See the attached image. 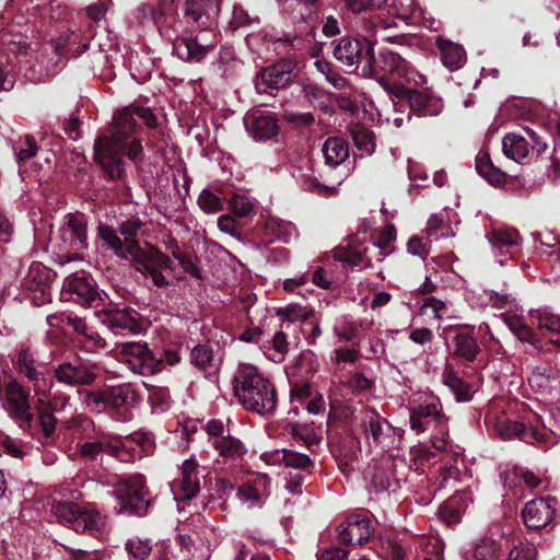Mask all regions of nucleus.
Listing matches in <instances>:
<instances>
[{
    "mask_svg": "<svg viewBox=\"0 0 560 560\" xmlns=\"http://www.w3.org/2000/svg\"><path fill=\"white\" fill-rule=\"evenodd\" d=\"M138 120L150 128L156 126V117L150 108L127 106L114 115L108 135L95 140V159L112 178L120 177L124 172L120 155L136 160L142 154V144L137 136Z\"/></svg>",
    "mask_w": 560,
    "mask_h": 560,
    "instance_id": "nucleus-1",
    "label": "nucleus"
},
{
    "mask_svg": "<svg viewBox=\"0 0 560 560\" xmlns=\"http://www.w3.org/2000/svg\"><path fill=\"white\" fill-rule=\"evenodd\" d=\"M101 238L120 258L131 257L137 271L150 279L158 288H165L172 284L170 276L180 279L182 276L175 271L174 261L158 248L145 244L141 247L138 243H128L124 246L116 232L105 225L98 229Z\"/></svg>",
    "mask_w": 560,
    "mask_h": 560,
    "instance_id": "nucleus-2",
    "label": "nucleus"
},
{
    "mask_svg": "<svg viewBox=\"0 0 560 560\" xmlns=\"http://www.w3.org/2000/svg\"><path fill=\"white\" fill-rule=\"evenodd\" d=\"M175 10L174 1L159 0L156 4L147 3L140 7L142 15L150 18L160 34L173 42L174 55L184 61L199 62L213 48V44H201L197 38L180 37Z\"/></svg>",
    "mask_w": 560,
    "mask_h": 560,
    "instance_id": "nucleus-3",
    "label": "nucleus"
},
{
    "mask_svg": "<svg viewBox=\"0 0 560 560\" xmlns=\"http://www.w3.org/2000/svg\"><path fill=\"white\" fill-rule=\"evenodd\" d=\"M232 385L234 397L245 409L259 415H270L275 411V387L256 366L248 363L238 364Z\"/></svg>",
    "mask_w": 560,
    "mask_h": 560,
    "instance_id": "nucleus-4",
    "label": "nucleus"
},
{
    "mask_svg": "<svg viewBox=\"0 0 560 560\" xmlns=\"http://www.w3.org/2000/svg\"><path fill=\"white\" fill-rule=\"evenodd\" d=\"M373 60V73L380 83V78H384L389 84L413 83L415 85H423L427 80L424 75L419 73L410 61L402 58L398 52L382 49L377 58Z\"/></svg>",
    "mask_w": 560,
    "mask_h": 560,
    "instance_id": "nucleus-5",
    "label": "nucleus"
},
{
    "mask_svg": "<svg viewBox=\"0 0 560 560\" xmlns=\"http://www.w3.org/2000/svg\"><path fill=\"white\" fill-rule=\"evenodd\" d=\"M410 429L417 434L447 424L448 418L440 399L432 394L420 393L409 400Z\"/></svg>",
    "mask_w": 560,
    "mask_h": 560,
    "instance_id": "nucleus-6",
    "label": "nucleus"
},
{
    "mask_svg": "<svg viewBox=\"0 0 560 560\" xmlns=\"http://www.w3.org/2000/svg\"><path fill=\"white\" fill-rule=\"evenodd\" d=\"M50 514L57 522L65 524L78 533L96 535L104 526L102 515L89 508L73 502H56L51 504Z\"/></svg>",
    "mask_w": 560,
    "mask_h": 560,
    "instance_id": "nucleus-7",
    "label": "nucleus"
},
{
    "mask_svg": "<svg viewBox=\"0 0 560 560\" xmlns=\"http://www.w3.org/2000/svg\"><path fill=\"white\" fill-rule=\"evenodd\" d=\"M386 246H377L374 242L366 243L365 236L351 235L348 237L347 245L334 248L332 256L336 260L352 267L368 268L388 256Z\"/></svg>",
    "mask_w": 560,
    "mask_h": 560,
    "instance_id": "nucleus-8",
    "label": "nucleus"
},
{
    "mask_svg": "<svg viewBox=\"0 0 560 560\" xmlns=\"http://www.w3.org/2000/svg\"><path fill=\"white\" fill-rule=\"evenodd\" d=\"M138 401L139 394L131 383L107 385L86 392L83 397L84 405L90 409L104 407L124 412L135 407Z\"/></svg>",
    "mask_w": 560,
    "mask_h": 560,
    "instance_id": "nucleus-9",
    "label": "nucleus"
},
{
    "mask_svg": "<svg viewBox=\"0 0 560 560\" xmlns=\"http://www.w3.org/2000/svg\"><path fill=\"white\" fill-rule=\"evenodd\" d=\"M77 447L80 455L90 460L96 459L102 453H107L124 463L133 462L141 457L138 439L131 436L85 441L78 443Z\"/></svg>",
    "mask_w": 560,
    "mask_h": 560,
    "instance_id": "nucleus-10",
    "label": "nucleus"
},
{
    "mask_svg": "<svg viewBox=\"0 0 560 560\" xmlns=\"http://www.w3.org/2000/svg\"><path fill=\"white\" fill-rule=\"evenodd\" d=\"M113 495L118 503L115 506L118 513L141 514L149 506L148 489L142 475L120 479L114 485Z\"/></svg>",
    "mask_w": 560,
    "mask_h": 560,
    "instance_id": "nucleus-11",
    "label": "nucleus"
},
{
    "mask_svg": "<svg viewBox=\"0 0 560 560\" xmlns=\"http://www.w3.org/2000/svg\"><path fill=\"white\" fill-rule=\"evenodd\" d=\"M30 398V392L15 380H11L0 388L3 409L23 431L31 429L34 421Z\"/></svg>",
    "mask_w": 560,
    "mask_h": 560,
    "instance_id": "nucleus-12",
    "label": "nucleus"
},
{
    "mask_svg": "<svg viewBox=\"0 0 560 560\" xmlns=\"http://www.w3.org/2000/svg\"><path fill=\"white\" fill-rule=\"evenodd\" d=\"M494 431L502 440L518 439L526 443L549 447L556 444V434L542 425H527L508 418H499Z\"/></svg>",
    "mask_w": 560,
    "mask_h": 560,
    "instance_id": "nucleus-13",
    "label": "nucleus"
},
{
    "mask_svg": "<svg viewBox=\"0 0 560 560\" xmlns=\"http://www.w3.org/2000/svg\"><path fill=\"white\" fill-rule=\"evenodd\" d=\"M65 40L57 39L44 46L34 57L25 75L32 82H42L60 71L63 66Z\"/></svg>",
    "mask_w": 560,
    "mask_h": 560,
    "instance_id": "nucleus-14",
    "label": "nucleus"
},
{
    "mask_svg": "<svg viewBox=\"0 0 560 560\" xmlns=\"http://www.w3.org/2000/svg\"><path fill=\"white\" fill-rule=\"evenodd\" d=\"M380 85L390 95L397 98H406L410 108L418 116H436L443 109L442 100L424 92L405 88L401 84H389L384 78H380Z\"/></svg>",
    "mask_w": 560,
    "mask_h": 560,
    "instance_id": "nucleus-15",
    "label": "nucleus"
},
{
    "mask_svg": "<svg viewBox=\"0 0 560 560\" xmlns=\"http://www.w3.org/2000/svg\"><path fill=\"white\" fill-rule=\"evenodd\" d=\"M334 57L343 66L357 67L364 61L362 67V75L370 77L373 74L372 58L373 47L369 42L358 38L343 37L334 47Z\"/></svg>",
    "mask_w": 560,
    "mask_h": 560,
    "instance_id": "nucleus-16",
    "label": "nucleus"
},
{
    "mask_svg": "<svg viewBox=\"0 0 560 560\" xmlns=\"http://www.w3.org/2000/svg\"><path fill=\"white\" fill-rule=\"evenodd\" d=\"M119 355L120 360L135 374L149 376L160 372L163 368V361L152 353L147 343H122Z\"/></svg>",
    "mask_w": 560,
    "mask_h": 560,
    "instance_id": "nucleus-17",
    "label": "nucleus"
},
{
    "mask_svg": "<svg viewBox=\"0 0 560 560\" xmlns=\"http://www.w3.org/2000/svg\"><path fill=\"white\" fill-rule=\"evenodd\" d=\"M270 494V478L267 474L250 472L238 485L236 497L248 509L261 508Z\"/></svg>",
    "mask_w": 560,
    "mask_h": 560,
    "instance_id": "nucleus-18",
    "label": "nucleus"
},
{
    "mask_svg": "<svg viewBox=\"0 0 560 560\" xmlns=\"http://www.w3.org/2000/svg\"><path fill=\"white\" fill-rule=\"evenodd\" d=\"M362 427L365 436L384 451L390 453V456H397L393 452L396 442V430L374 410L365 411L362 418Z\"/></svg>",
    "mask_w": 560,
    "mask_h": 560,
    "instance_id": "nucleus-19",
    "label": "nucleus"
},
{
    "mask_svg": "<svg viewBox=\"0 0 560 560\" xmlns=\"http://www.w3.org/2000/svg\"><path fill=\"white\" fill-rule=\"evenodd\" d=\"M98 375V365L88 361L65 362L55 370L58 382L71 386L92 385Z\"/></svg>",
    "mask_w": 560,
    "mask_h": 560,
    "instance_id": "nucleus-20",
    "label": "nucleus"
},
{
    "mask_svg": "<svg viewBox=\"0 0 560 560\" xmlns=\"http://www.w3.org/2000/svg\"><path fill=\"white\" fill-rule=\"evenodd\" d=\"M198 463L194 457L186 459L180 467L179 478L171 483L175 501H187L195 498L200 491Z\"/></svg>",
    "mask_w": 560,
    "mask_h": 560,
    "instance_id": "nucleus-21",
    "label": "nucleus"
},
{
    "mask_svg": "<svg viewBox=\"0 0 560 560\" xmlns=\"http://www.w3.org/2000/svg\"><path fill=\"white\" fill-rule=\"evenodd\" d=\"M557 509L555 498H536L527 502L522 511L524 524L532 529L544 528L553 521Z\"/></svg>",
    "mask_w": 560,
    "mask_h": 560,
    "instance_id": "nucleus-22",
    "label": "nucleus"
},
{
    "mask_svg": "<svg viewBox=\"0 0 560 560\" xmlns=\"http://www.w3.org/2000/svg\"><path fill=\"white\" fill-rule=\"evenodd\" d=\"M244 125L248 135L256 141L269 140L279 131L275 114L260 108L249 110L244 117Z\"/></svg>",
    "mask_w": 560,
    "mask_h": 560,
    "instance_id": "nucleus-23",
    "label": "nucleus"
},
{
    "mask_svg": "<svg viewBox=\"0 0 560 560\" xmlns=\"http://www.w3.org/2000/svg\"><path fill=\"white\" fill-rule=\"evenodd\" d=\"M101 322L115 335L139 334L142 325L139 314L130 308H110L103 311Z\"/></svg>",
    "mask_w": 560,
    "mask_h": 560,
    "instance_id": "nucleus-24",
    "label": "nucleus"
},
{
    "mask_svg": "<svg viewBox=\"0 0 560 560\" xmlns=\"http://www.w3.org/2000/svg\"><path fill=\"white\" fill-rule=\"evenodd\" d=\"M292 65L289 61L279 62L265 68L256 75L254 83L258 93H270L287 86L291 81Z\"/></svg>",
    "mask_w": 560,
    "mask_h": 560,
    "instance_id": "nucleus-25",
    "label": "nucleus"
},
{
    "mask_svg": "<svg viewBox=\"0 0 560 560\" xmlns=\"http://www.w3.org/2000/svg\"><path fill=\"white\" fill-rule=\"evenodd\" d=\"M60 236L71 249L88 248V219L82 213H68L60 229Z\"/></svg>",
    "mask_w": 560,
    "mask_h": 560,
    "instance_id": "nucleus-26",
    "label": "nucleus"
},
{
    "mask_svg": "<svg viewBox=\"0 0 560 560\" xmlns=\"http://www.w3.org/2000/svg\"><path fill=\"white\" fill-rule=\"evenodd\" d=\"M220 12L219 0H187L185 18L199 23L205 28L217 25Z\"/></svg>",
    "mask_w": 560,
    "mask_h": 560,
    "instance_id": "nucleus-27",
    "label": "nucleus"
},
{
    "mask_svg": "<svg viewBox=\"0 0 560 560\" xmlns=\"http://www.w3.org/2000/svg\"><path fill=\"white\" fill-rule=\"evenodd\" d=\"M373 532L370 520L363 515L351 516L340 526L339 540L343 544L361 546L369 540Z\"/></svg>",
    "mask_w": 560,
    "mask_h": 560,
    "instance_id": "nucleus-28",
    "label": "nucleus"
},
{
    "mask_svg": "<svg viewBox=\"0 0 560 560\" xmlns=\"http://www.w3.org/2000/svg\"><path fill=\"white\" fill-rule=\"evenodd\" d=\"M260 459L269 466H284L296 469H306L312 465V460L306 454L288 448L264 452Z\"/></svg>",
    "mask_w": 560,
    "mask_h": 560,
    "instance_id": "nucleus-29",
    "label": "nucleus"
},
{
    "mask_svg": "<svg viewBox=\"0 0 560 560\" xmlns=\"http://www.w3.org/2000/svg\"><path fill=\"white\" fill-rule=\"evenodd\" d=\"M65 285L83 303H91L98 295L94 279L85 271H79L69 276L65 281Z\"/></svg>",
    "mask_w": 560,
    "mask_h": 560,
    "instance_id": "nucleus-30",
    "label": "nucleus"
},
{
    "mask_svg": "<svg viewBox=\"0 0 560 560\" xmlns=\"http://www.w3.org/2000/svg\"><path fill=\"white\" fill-rule=\"evenodd\" d=\"M296 39L298 38L291 34H273L265 31L252 33L246 36L248 47L257 54L268 51L271 45L291 46Z\"/></svg>",
    "mask_w": 560,
    "mask_h": 560,
    "instance_id": "nucleus-31",
    "label": "nucleus"
},
{
    "mask_svg": "<svg viewBox=\"0 0 560 560\" xmlns=\"http://www.w3.org/2000/svg\"><path fill=\"white\" fill-rule=\"evenodd\" d=\"M436 45L441 51V59L443 65L451 71L459 69L466 60L464 48L451 40L439 37Z\"/></svg>",
    "mask_w": 560,
    "mask_h": 560,
    "instance_id": "nucleus-32",
    "label": "nucleus"
},
{
    "mask_svg": "<svg viewBox=\"0 0 560 560\" xmlns=\"http://www.w3.org/2000/svg\"><path fill=\"white\" fill-rule=\"evenodd\" d=\"M488 240L498 254H504L520 245L521 235L514 229L500 228L494 229Z\"/></svg>",
    "mask_w": 560,
    "mask_h": 560,
    "instance_id": "nucleus-33",
    "label": "nucleus"
},
{
    "mask_svg": "<svg viewBox=\"0 0 560 560\" xmlns=\"http://www.w3.org/2000/svg\"><path fill=\"white\" fill-rule=\"evenodd\" d=\"M476 170L492 185L499 186L505 182V174L493 165L489 152L485 149L480 150L476 156Z\"/></svg>",
    "mask_w": 560,
    "mask_h": 560,
    "instance_id": "nucleus-34",
    "label": "nucleus"
},
{
    "mask_svg": "<svg viewBox=\"0 0 560 560\" xmlns=\"http://www.w3.org/2000/svg\"><path fill=\"white\" fill-rule=\"evenodd\" d=\"M325 162L329 166L340 165L349 155L347 143L340 138H329L323 144Z\"/></svg>",
    "mask_w": 560,
    "mask_h": 560,
    "instance_id": "nucleus-35",
    "label": "nucleus"
},
{
    "mask_svg": "<svg viewBox=\"0 0 560 560\" xmlns=\"http://www.w3.org/2000/svg\"><path fill=\"white\" fill-rule=\"evenodd\" d=\"M442 381L454 394L457 401H469L472 397L471 385L463 381L455 371L446 369L442 375Z\"/></svg>",
    "mask_w": 560,
    "mask_h": 560,
    "instance_id": "nucleus-36",
    "label": "nucleus"
},
{
    "mask_svg": "<svg viewBox=\"0 0 560 560\" xmlns=\"http://www.w3.org/2000/svg\"><path fill=\"white\" fill-rule=\"evenodd\" d=\"M502 150L506 158L521 162L528 155L527 140L515 133L506 135L502 140Z\"/></svg>",
    "mask_w": 560,
    "mask_h": 560,
    "instance_id": "nucleus-37",
    "label": "nucleus"
},
{
    "mask_svg": "<svg viewBox=\"0 0 560 560\" xmlns=\"http://www.w3.org/2000/svg\"><path fill=\"white\" fill-rule=\"evenodd\" d=\"M453 343L454 353L468 362H474L480 352L477 340L466 332L457 334L453 339Z\"/></svg>",
    "mask_w": 560,
    "mask_h": 560,
    "instance_id": "nucleus-38",
    "label": "nucleus"
},
{
    "mask_svg": "<svg viewBox=\"0 0 560 560\" xmlns=\"http://www.w3.org/2000/svg\"><path fill=\"white\" fill-rule=\"evenodd\" d=\"M350 135L354 147L362 155H371L376 148L375 135L361 125H353L350 128Z\"/></svg>",
    "mask_w": 560,
    "mask_h": 560,
    "instance_id": "nucleus-39",
    "label": "nucleus"
},
{
    "mask_svg": "<svg viewBox=\"0 0 560 560\" xmlns=\"http://www.w3.org/2000/svg\"><path fill=\"white\" fill-rule=\"evenodd\" d=\"M530 319L539 329H545L552 334H560V315L553 313L548 307L530 310Z\"/></svg>",
    "mask_w": 560,
    "mask_h": 560,
    "instance_id": "nucleus-40",
    "label": "nucleus"
},
{
    "mask_svg": "<svg viewBox=\"0 0 560 560\" xmlns=\"http://www.w3.org/2000/svg\"><path fill=\"white\" fill-rule=\"evenodd\" d=\"M212 447L218 452L220 457L229 460L241 459L247 453V448L244 443L231 434L222 439L218 445H213Z\"/></svg>",
    "mask_w": 560,
    "mask_h": 560,
    "instance_id": "nucleus-41",
    "label": "nucleus"
},
{
    "mask_svg": "<svg viewBox=\"0 0 560 560\" xmlns=\"http://www.w3.org/2000/svg\"><path fill=\"white\" fill-rule=\"evenodd\" d=\"M501 548V539L485 537L475 545L472 557L476 560H498Z\"/></svg>",
    "mask_w": 560,
    "mask_h": 560,
    "instance_id": "nucleus-42",
    "label": "nucleus"
},
{
    "mask_svg": "<svg viewBox=\"0 0 560 560\" xmlns=\"http://www.w3.org/2000/svg\"><path fill=\"white\" fill-rule=\"evenodd\" d=\"M502 319L520 341L529 343L533 342L534 332L532 328L525 323L522 316L508 313L502 314Z\"/></svg>",
    "mask_w": 560,
    "mask_h": 560,
    "instance_id": "nucleus-43",
    "label": "nucleus"
},
{
    "mask_svg": "<svg viewBox=\"0 0 560 560\" xmlns=\"http://www.w3.org/2000/svg\"><path fill=\"white\" fill-rule=\"evenodd\" d=\"M265 355L273 362H281L288 351L287 337L282 331L273 335L272 339L262 347Z\"/></svg>",
    "mask_w": 560,
    "mask_h": 560,
    "instance_id": "nucleus-44",
    "label": "nucleus"
},
{
    "mask_svg": "<svg viewBox=\"0 0 560 560\" xmlns=\"http://www.w3.org/2000/svg\"><path fill=\"white\" fill-rule=\"evenodd\" d=\"M341 184L338 182L337 185L322 184L317 177L312 174H303L301 176V186L304 190L315 194L320 197H330L337 192V187Z\"/></svg>",
    "mask_w": 560,
    "mask_h": 560,
    "instance_id": "nucleus-45",
    "label": "nucleus"
},
{
    "mask_svg": "<svg viewBox=\"0 0 560 560\" xmlns=\"http://www.w3.org/2000/svg\"><path fill=\"white\" fill-rule=\"evenodd\" d=\"M267 228L272 232L275 237L283 243H291L298 237V230L295 225L289 221L280 219H271Z\"/></svg>",
    "mask_w": 560,
    "mask_h": 560,
    "instance_id": "nucleus-46",
    "label": "nucleus"
},
{
    "mask_svg": "<svg viewBox=\"0 0 560 560\" xmlns=\"http://www.w3.org/2000/svg\"><path fill=\"white\" fill-rule=\"evenodd\" d=\"M198 206L208 214L218 213L224 208V201L209 189H203L198 197Z\"/></svg>",
    "mask_w": 560,
    "mask_h": 560,
    "instance_id": "nucleus-47",
    "label": "nucleus"
},
{
    "mask_svg": "<svg viewBox=\"0 0 560 560\" xmlns=\"http://www.w3.org/2000/svg\"><path fill=\"white\" fill-rule=\"evenodd\" d=\"M190 359H191L192 364H195L200 370L208 371L214 366L213 351L208 346H202V345L196 346L191 350Z\"/></svg>",
    "mask_w": 560,
    "mask_h": 560,
    "instance_id": "nucleus-48",
    "label": "nucleus"
},
{
    "mask_svg": "<svg viewBox=\"0 0 560 560\" xmlns=\"http://www.w3.org/2000/svg\"><path fill=\"white\" fill-rule=\"evenodd\" d=\"M126 549L133 560H144L151 553L152 544L149 539L135 537L126 542Z\"/></svg>",
    "mask_w": 560,
    "mask_h": 560,
    "instance_id": "nucleus-49",
    "label": "nucleus"
},
{
    "mask_svg": "<svg viewBox=\"0 0 560 560\" xmlns=\"http://www.w3.org/2000/svg\"><path fill=\"white\" fill-rule=\"evenodd\" d=\"M423 314H432L439 320L453 317L450 306L440 300L429 298L422 305Z\"/></svg>",
    "mask_w": 560,
    "mask_h": 560,
    "instance_id": "nucleus-50",
    "label": "nucleus"
},
{
    "mask_svg": "<svg viewBox=\"0 0 560 560\" xmlns=\"http://www.w3.org/2000/svg\"><path fill=\"white\" fill-rule=\"evenodd\" d=\"M290 433L308 446L317 444L320 440L314 428L307 424H291Z\"/></svg>",
    "mask_w": 560,
    "mask_h": 560,
    "instance_id": "nucleus-51",
    "label": "nucleus"
},
{
    "mask_svg": "<svg viewBox=\"0 0 560 560\" xmlns=\"http://www.w3.org/2000/svg\"><path fill=\"white\" fill-rule=\"evenodd\" d=\"M537 550L533 544L520 542L510 549L506 558L503 560H536Z\"/></svg>",
    "mask_w": 560,
    "mask_h": 560,
    "instance_id": "nucleus-52",
    "label": "nucleus"
},
{
    "mask_svg": "<svg viewBox=\"0 0 560 560\" xmlns=\"http://www.w3.org/2000/svg\"><path fill=\"white\" fill-rule=\"evenodd\" d=\"M230 209L238 217H249L255 213L253 202L241 194H235L231 198Z\"/></svg>",
    "mask_w": 560,
    "mask_h": 560,
    "instance_id": "nucleus-53",
    "label": "nucleus"
},
{
    "mask_svg": "<svg viewBox=\"0 0 560 560\" xmlns=\"http://www.w3.org/2000/svg\"><path fill=\"white\" fill-rule=\"evenodd\" d=\"M205 429L208 435V442L211 446L218 445L222 439L230 434L224 423L218 419L208 421Z\"/></svg>",
    "mask_w": 560,
    "mask_h": 560,
    "instance_id": "nucleus-54",
    "label": "nucleus"
},
{
    "mask_svg": "<svg viewBox=\"0 0 560 560\" xmlns=\"http://www.w3.org/2000/svg\"><path fill=\"white\" fill-rule=\"evenodd\" d=\"M28 380L33 382L34 395L43 396V394H50L54 387V380L39 370L30 376Z\"/></svg>",
    "mask_w": 560,
    "mask_h": 560,
    "instance_id": "nucleus-55",
    "label": "nucleus"
},
{
    "mask_svg": "<svg viewBox=\"0 0 560 560\" xmlns=\"http://www.w3.org/2000/svg\"><path fill=\"white\" fill-rule=\"evenodd\" d=\"M149 400L156 412L165 411L170 406L168 390L161 387H153L149 394Z\"/></svg>",
    "mask_w": 560,
    "mask_h": 560,
    "instance_id": "nucleus-56",
    "label": "nucleus"
},
{
    "mask_svg": "<svg viewBox=\"0 0 560 560\" xmlns=\"http://www.w3.org/2000/svg\"><path fill=\"white\" fill-rule=\"evenodd\" d=\"M446 226L443 218L438 214H432L428 220L425 233L429 238L439 240L446 235L444 232Z\"/></svg>",
    "mask_w": 560,
    "mask_h": 560,
    "instance_id": "nucleus-57",
    "label": "nucleus"
},
{
    "mask_svg": "<svg viewBox=\"0 0 560 560\" xmlns=\"http://www.w3.org/2000/svg\"><path fill=\"white\" fill-rule=\"evenodd\" d=\"M34 364L33 354L27 349L21 350L18 355V366L20 372L27 378L38 371Z\"/></svg>",
    "mask_w": 560,
    "mask_h": 560,
    "instance_id": "nucleus-58",
    "label": "nucleus"
},
{
    "mask_svg": "<svg viewBox=\"0 0 560 560\" xmlns=\"http://www.w3.org/2000/svg\"><path fill=\"white\" fill-rule=\"evenodd\" d=\"M37 144L32 136H26L21 147L16 149V159L19 162L28 161L37 153Z\"/></svg>",
    "mask_w": 560,
    "mask_h": 560,
    "instance_id": "nucleus-59",
    "label": "nucleus"
},
{
    "mask_svg": "<svg viewBox=\"0 0 560 560\" xmlns=\"http://www.w3.org/2000/svg\"><path fill=\"white\" fill-rule=\"evenodd\" d=\"M141 226L142 222L136 218L129 219L120 225V233L125 237V241H121L124 246H127L128 243H135L132 238L138 235Z\"/></svg>",
    "mask_w": 560,
    "mask_h": 560,
    "instance_id": "nucleus-60",
    "label": "nucleus"
},
{
    "mask_svg": "<svg viewBox=\"0 0 560 560\" xmlns=\"http://www.w3.org/2000/svg\"><path fill=\"white\" fill-rule=\"evenodd\" d=\"M173 257L178 261L184 273L200 278V271L194 260L182 252H173Z\"/></svg>",
    "mask_w": 560,
    "mask_h": 560,
    "instance_id": "nucleus-61",
    "label": "nucleus"
},
{
    "mask_svg": "<svg viewBox=\"0 0 560 560\" xmlns=\"http://www.w3.org/2000/svg\"><path fill=\"white\" fill-rule=\"evenodd\" d=\"M335 334L340 341H353L359 328L355 323H342L335 326Z\"/></svg>",
    "mask_w": 560,
    "mask_h": 560,
    "instance_id": "nucleus-62",
    "label": "nucleus"
},
{
    "mask_svg": "<svg viewBox=\"0 0 560 560\" xmlns=\"http://www.w3.org/2000/svg\"><path fill=\"white\" fill-rule=\"evenodd\" d=\"M63 320L71 326L75 332L81 335L84 339L88 337V334H91L92 330H94L91 326L86 324V322L73 314H68L63 317Z\"/></svg>",
    "mask_w": 560,
    "mask_h": 560,
    "instance_id": "nucleus-63",
    "label": "nucleus"
},
{
    "mask_svg": "<svg viewBox=\"0 0 560 560\" xmlns=\"http://www.w3.org/2000/svg\"><path fill=\"white\" fill-rule=\"evenodd\" d=\"M83 346L90 352H98L107 347V342L97 331L92 330L83 340Z\"/></svg>",
    "mask_w": 560,
    "mask_h": 560,
    "instance_id": "nucleus-64",
    "label": "nucleus"
}]
</instances>
